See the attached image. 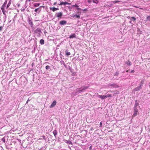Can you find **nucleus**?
<instances>
[{
	"label": "nucleus",
	"instance_id": "obj_1",
	"mask_svg": "<svg viewBox=\"0 0 150 150\" xmlns=\"http://www.w3.org/2000/svg\"><path fill=\"white\" fill-rule=\"evenodd\" d=\"M134 114L133 115V117H135L138 114V109L136 107H134Z\"/></svg>",
	"mask_w": 150,
	"mask_h": 150
},
{
	"label": "nucleus",
	"instance_id": "obj_2",
	"mask_svg": "<svg viewBox=\"0 0 150 150\" xmlns=\"http://www.w3.org/2000/svg\"><path fill=\"white\" fill-rule=\"evenodd\" d=\"M71 4V3H69L67 2H61L60 4H58L59 5L61 6L62 5H66L67 4L70 5Z\"/></svg>",
	"mask_w": 150,
	"mask_h": 150
},
{
	"label": "nucleus",
	"instance_id": "obj_3",
	"mask_svg": "<svg viewBox=\"0 0 150 150\" xmlns=\"http://www.w3.org/2000/svg\"><path fill=\"white\" fill-rule=\"evenodd\" d=\"M88 86H83L81 88H82V90H79L78 91V92L79 93H81L83 91L87 89L88 88ZM79 89H80V88H79Z\"/></svg>",
	"mask_w": 150,
	"mask_h": 150
},
{
	"label": "nucleus",
	"instance_id": "obj_4",
	"mask_svg": "<svg viewBox=\"0 0 150 150\" xmlns=\"http://www.w3.org/2000/svg\"><path fill=\"white\" fill-rule=\"evenodd\" d=\"M141 88V86H139L137 87V88H135L133 90V91L135 92L140 90Z\"/></svg>",
	"mask_w": 150,
	"mask_h": 150
},
{
	"label": "nucleus",
	"instance_id": "obj_5",
	"mask_svg": "<svg viewBox=\"0 0 150 150\" xmlns=\"http://www.w3.org/2000/svg\"><path fill=\"white\" fill-rule=\"evenodd\" d=\"M50 10L51 11H53L54 12L57 10H59V8H55V7H50Z\"/></svg>",
	"mask_w": 150,
	"mask_h": 150
},
{
	"label": "nucleus",
	"instance_id": "obj_6",
	"mask_svg": "<svg viewBox=\"0 0 150 150\" xmlns=\"http://www.w3.org/2000/svg\"><path fill=\"white\" fill-rule=\"evenodd\" d=\"M56 104V101L55 100H54L53 102L52 103L51 105L50 106V107L52 108Z\"/></svg>",
	"mask_w": 150,
	"mask_h": 150
},
{
	"label": "nucleus",
	"instance_id": "obj_7",
	"mask_svg": "<svg viewBox=\"0 0 150 150\" xmlns=\"http://www.w3.org/2000/svg\"><path fill=\"white\" fill-rule=\"evenodd\" d=\"M98 97L100 98L102 100H103L105 98V95H98Z\"/></svg>",
	"mask_w": 150,
	"mask_h": 150
},
{
	"label": "nucleus",
	"instance_id": "obj_8",
	"mask_svg": "<svg viewBox=\"0 0 150 150\" xmlns=\"http://www.w3.org/2000/svg\"><path fill=\"white\" fill-rule=\"evenodd\" d=\"M67 23V21H61L59 22V24L61 25H64L65 24Z\"/></svg>",
	"mask_w": 150,
	"mask_h": 150
},
{
	"label": "nucleus",
	"instance_id": "obj_9",
	"mask_svg": "<svg viewBox=\"0 0 150 150\" xmlns=\"http://www.w3.org/2000/svg\"><path fill=\"white\" fill-rule=\"evenodd\" d=\"M62 12H59L57 13L56 16L57 17H60L62 16Z\"/></svg>",
	"mask_w": 150,
	"mask_h": 150
},
{
	"label": "nucleus",
	"instance_id": "obj_10",
	"mask_svg": "<svg viewBox=\"0 0 150 150\" xmlns=\"http://www.w3.org/2000/svg\"><path fill=\"white\" fill-rule=\"evenodd\" d=\"M28 23L31 26V27H32V26H33V23L32 21L30 19H29V20Z\"/></svg>",
	"mask_w": 150,
	"mask_h": 150
},
{
	"label": "nucleus",
	"instance_id": "obj_11",
	"mask_svg": "<svg viewBox=\"0 0 150 150\" xmlns=\"http://www.w3.org/2000/svg\"><path fill=\"white\" fill-rule=\"evenodd\" d=\"M40 42L41 45H43L44 44V40L43 39H42L40 40Z\"/></svg>",
	"mask_w": 150,
	"mask_h": 150
},
{
	"label": "nucleus",
	"instance_id": "obj_12",
	"mask_svg": "<svg viewBox=\"0 0 150 150\" xmlns=\"http://www.w3.org/2000/svg\"><path fill=\"white\" fill-rule=\"evenodd\" d=\"M111 86L115 88H118L119 87V86L115 84H112Z\"/></svg>",
	"mask_w": 150,
	"mask_h": 150
},
{
	"label": "nucleus",
	"instance_id": "obj_13",
	"mask_svg": "<svg viewBox=\"0 0 150 150\" xmlns=\"http://www.w3.org/2000/svg\"><path fill=\"white\" fill-rule=\"evenodd\" d=\"M76 37V35L75 34H73L72 35H71L69 37V38H75Z\"/></svg>",
	"mask_w": 150,
	"mask_h": 150
},
{
	"label": "nucleus",
	"instance_id": "obj_14",
	"mask_svg": "<svg viewBox=\"0 0 150 150\" xmlns=\"http://www.w3.org/2000/svg\"><path fill=\"white\" fill-rule=\"evenodd\" d=\"M105 98H107L108 97H112V95L111 94H108L106 95H105Z\"/></svg>",
	"mask_w": 150,
	"mask_h": 150
},
{
	"label": "nucleus",
	"instance_id": "obj_15",
	"mask_svg": "<svg viewBox=\"0 0 150 150\" xmlns=\"http://www.w3.org/2000/svg\"><path fill=\"white\" fill-rule=\"evenodd\" d=\"M66 53V55L67 56H69L70 55L71 53L70 52H68L67 50H66L65 51Z\"/></svg>",
	"mask_w": 150,
	"mask_h": 150
},
{
	"label": "nucleus",
	"instance_id": "obj_16",
	"mask_svg": "<svg viewBox=\"0 0 150 150\" xmlns=\"http://www.w3.org/2000/svg\"><path fill=\"white\" fill-rule=\"evenodd\" d=\"M7 3V0H6L5 1V2H4V4H3L2 5V6L5 7L6 6Z\"/></svg>",
	"mask_w": 150,
	"mask_h": 150
},
{
	"label": "nucleus",
	"instance_id": "obj_17",
	"mask_svg": "<svg viewBox=\"0 0 150 150\" xmlns=\"http://www.w3.org/2000/svg\"><path fill=\"white\" fill-rule=\"evenodd\" d=\"M139 105V103L137 102V101H135V104L134 107H136V108H137V107Z\"/></svg>",
	"mask_w": 150,
	"mask_h": 150
},
{
	"label": "nucleus",
	"instance_id": "obj_18",
	"mask_svg": "<svg viewBox=\"0 0 150 150\" xmlns=\"http://www.w3.org/2000/svg\"><path fill=\"white\" fill-rule=\"evenodd\" d=\"M11 0H10L7 4V8H8V7L9 6H10V4L11 3Z\"/></svg>",
	"mask_w": 150,
	"mask_h": 150
},
{
	"label": "nucleus",
	"instance_id": "obj_19",
	"mask_svg": "<svg viewBox=\"0 0 150 150\" xmlns=\"http://www.w3.org/2000/svg\"><path fill=\"white\" fill-rule=\"evenodd\" d=\"M73 17H75L76 18H80V16L77 15H75L74 16H73Z\"/></svg>",
	"mask_w": 150,
	"mask_h": 150
},
{
	"label": "nucleus",
	"instance_id": "obj_20",
	"mask_svg": "<svg viewBox=\"0 0 150 150\" xmlns=\"http://www.w3.org/2000/svg\"><path fill=\"white\" fill-rule=\"evenodd\" d=\"M126 63L128 65H131V62L129 61H128L127 62H126Z\"/></svg>",
	"mask_w": 150,
	"mask_h": 150
},
{
	"label": "nucleus",
	"instance_id": "obj_21",
	"mask_svg": "<svg viewBox=\"0 0 150 150\" xmlns=\"http://www.w3.org/2000/svg\"><path fill=\"white\" fill-rule=\"evenodd\" d=\"M79 7V6L77 4H75V5H72V7Z\"/></svg>",
	"mask_w": 150,
	"mask_h": 150
},
{
	"label": "nucleus",
	"instance_id": "obj_22",
	"mask_svg": "<svg viewBox=\"0 0 150 150\" xmlns=\"http://www.w3.org/2000/svg\"><path fill=\"white\" fill-rule=\"evenodd\" d=\"M53 133L54 136H55L57 134V131L54 130L53 132Z\"/></svg>",
	"mask_w": 150,
	"mask_h": 150
},
{
	"label": "nucleus",
	"instance_id": "obj_23",
	"mask_svg": "<svg viewBox=\"0 0 150 150\" xmlns=\"http://www.w3.org/2000/svg\"><path fill=\"white\" fill-rule=\"evenodd\" d=\"M121 1H113L112 2L114 4H116V3H117L119 2H120Z\"/></svg>",
	"mask_w": 150,
	"mask_h": 150
},
{
	"label": "nucleus",
	"instance_id": "obj_24",
	"mask_svg": "<svg viewBox=\"0 0 150 150\" xmlns=\"http://www.w3.org/2000/svg\"><path fill=\"white\" fill-rule=\"evenodd\" d=\"M146 21H150V15L146 17Z\"/></svg>",
	"mask_w": 150,
	"mask_h": 150
},
{
	"label": "nucleus",
	"instance_id": "obj_25",
	"mask_svg": "<svg viewBox=\"0 0 150 150\" xmlns=\"http://www.w3.org/2000/svg\"><path fill=\"white\" fill-rule=\"evenodd\" d=\"M50 67L49 66L47 65L45 67V69L46 70H48L50 69Z\"/></svg>",
	"mask_w": 150,
	"mask_h": 150
},
{
	"label": "nucleus",
	"instance_id": "obj_26",
	"mask_svg": "<svg viewBox=\"0 0 150 150\" xmlns=\"http://www.w3.org/2000/svg\"><path fill=\"white\" fill-rule=\"evenodd\" d=\"M60 63H61V64H62L64 66H65V63H64V61H60Z\"/></svg>",
	"mask_w": 150,
	"mask_h": 150
},
{
	"label": "nucleus",
	"instance_id": "obj_27",
	"mask_svg": "<svg viewBox=\"0 0 150 150\" xmlns=\"http://www.w3.org/2000/svg\"><path fill=\"white\" fill-rule=\"evenodd\" d=\"M38 11H39V12H40V10H39V8H36L35 10V11L37 12Z\"/></svg>",
	"mask_w": 150,
	"mask_h": 150
},
{
	"label": "nucleus",
	"instance_id": "obj_28",
	"mask_svg": "<svg viewBox=\"0 0 150 150\" xmlns=\"http://www.w3.org/2000/svg\"><path fill=\"white\" fill-rule=\"evenodd\" d=\"M144 81L143 80H142L140 82V83L141 84H140V86H141V87L142 86V85L144 84Z\"/></svg>",
	"mask_w": 150,
	"mask_h": 150
},
{
	"label": "nucleus",
	"instance_id": "obj_29",
	"mask_svg": "<svg viewBox=\"0 0 150 150\" xmlns=\"http://www.w3.org/2000/svg\"><path fill=\"white\" fill-rule=\"evenodd\" d=\"M93 3H98V1L97 0H93Z\"/></svg>",
	"mask_w": 150,
	"mask_h": 150
},
{
	"label": "nucleus",
	"instance_id": "obj_30",
	"mask_svg": "<svg viewBox=\"0 0 150 150\" xmlns=\"http://www.w3.org/2000/svg\"><path fill=\"white\" fill-rule=\"evenodd\" d=\"M40 4L39 3H38V4H34V6L35 7H36L38 6H39L40 5Z\"/></svg>",
	"mask_w": 150,
	"mask_h": 150
},
{
	"label": "nucleus",
	"instance_id": "obj_31",
	"mask_svg": "<svg viewBox=\"0 0 150 150\" xmlns=\"http://www.w3.org/2000/svg\"><path fill=\"white\" fill-rule=\"evenodd\" d=\"M132 20L134 21L136 20V18L134 17H132Z\"/></svg>",
	"mask_w": 150,
	"mask_h": 150
},
{
	"label": "nucleus",
	"instance_id": "obj_32",
	"mask_svg": "<svg viewBox=\"0 0 150 150\" xmlns=\"http://www.w3.org/2000/svg\"><path fill=\"white\" fill-rule=\"evenodd\" d=\"M119 74V73L118 72H116L115 74V76H118V75Z\"/></svg>",
	"mask_w": 150,
	"mask_h": 150
},
{
	"label": "nucleus",
	"instance_id": "obj_33",
	"mask_svg": "<svg viewBox=\"0 0 150 150\" xmlns=\"http://www.w3.org/2000/svg\"><path fill=\"white\" fill-rule=\"evenodd\" d=\"M4 7H3V6H1V9L2 11H4Z\"/></svg>",
	"mask_w": 150,
	"mask_h": 150
},
{
	"label": "nucleus",
	"instance_id": "obj_34",
	"mask_svg": "<svg viewBox=\"0 0 150 150\" xmlns=\"http://www.w3.org/2000/svg\"><path fill=\"white\" fill-rule=\"evenodd\" d=\"M102 122H100V127H101L102 126Z\"/></svg>",
	"mask_w": 150,
	"mask_h": 150
},
{
	"label": "nucleus",
	"instance_id": "obj_35",
	"mask_svg": "<svg viewBox=\"0 0 150 150\" xmlns=\"http://www.w3.org/2000/svg\"><path fill=\"white\" fill-rule=\"evenodd\" d=\"M88 0V2L89 3H91V0Z\"/></svg>",
	"mask_w": 150,
	"mask_h": 150
},
{
	"label": "nucleus",
	"instance_id": "obj_36",
	"mask_svg": "<svg viewBox=\"0 0 150 150\" xmlns=\"http://www.w3.org/2000/svg\"><path fill=\"white\" fill-rule=\"evenodd\" d=\"M134 70H132L131 71V72L132 73H134Z\"/></svg>",
	"mask_w": 150,
	"mask_h": 150
},
{
	"label": "nucleus",
	"instance_id": "obj_37",
	"mask_svg": "<svg viewBox=\"0 0 150 150\" xmlns=\"http://www.w3.org/2000/svg\"><path fill=\"white\" fill-rule=\"evenodd\" d=\"M2 141H3L4 142H5V139H4V138H3L2 139Z\"/></svg>",
	"mask_w": 150,
	"mask_h": 150
},
{
	"label": "nucleus",
	"instance_id": "obj_38",
	"mask_svg": "<svg viewBox=\"0 0 150 150\" xmlns=\"http://www.w3.org/2000/svg\"><path fill=\"white\" fill-rule=\"evenodd\" d=\"M30 100H29V99H28L26 102V103H28V101H30Z\"/></svg>",
	"mask_w": 150,
	"mask_h": 150
},
{
	"label": "nucleus",
	"instance_id": "obj_39",
	"mask_svg": "<svg viewBox=\"0 0 150 150\" xmlns=\"http://www.w3.org/2000/svg\"><path fill=\"white\" fill-rule=\"evenodd\" d=\"M2 12H3V13L4 14H5V11L4 10V11H2Z\"/></svg>",
	"mask_w": 150,
	"mask_h": 150
},
{
	"label": "nucleus",
	"instance_id": "obj_40",
	"mask_svg": "<svg viewBox=\"0 0 150 150\" xmlns=\"http://www.w3.org/2000/svg\"><path fill=\"white\" fill-rule=\"evenodd\" d=\"M82 10L83 11H86L87 10V9H84Z\"/></svg>",
	"mask_w": 150,
	"mask_h": 150
},
{
	"label": "nucleus",
	"instance_id": "obj_41",
	"mask_svg": "<svg viewBox=\"0 0 150 150\" xmlns=\"http://www.w3.org/2000/svg\"><path fill=\"white\" fill-rule=\"evenodd\" d=\"M77 9L78 11H79V10H81V8H77Z\"/></svg>",
	"mask_w": 150,
	"mask_h": 150
},
{
	"label": "nucleus",
	"instance_id": "obj_42",
	"mask_svg": "<svg viewBox=\"0 0 150 150\" xmlns=\"http://www.w3.org/2000/svg\"><path fill=\"white\" fill-rule=\"evenodd\" d=\"M56 4H57V2H54V3L53 5H56Z\"/></svg>",
	"mask_w": 150,
	"mask_h": 150
},
{
	"label": "nucleus",
	"instance_id": "obj_43",
	"mask_svg": "<svg viewBox=\"0 0 150 150\" xmlns=\"http://www.w3.org/2000/svg\"><path fill=\"white\" fill-rule=\"evenodd\" d=\"M119 93V92L118 91H117V93H116L117 94H118V93Z\"/></svg>",
	"mask_w": 150,
	"mask_h": 150
},
{
	"label": "nucleus",
	"instance_id": "obj_44",
	"mask_svg": "<svg viewBox=\"0 0 150 150\" xmlns=\"http://www.w3.org/2000/svg\"><path fill=\"white\" fill-rule=\"evenodd\" d=\"M128 70H127V71H126V72H128Z\"/></svg>",
	"mask_w": 150,
	"mask_h": 150
},
{
	"label": "nucleus",
	"instance_id": "obj_45",
	"mask_svg": "<svg viewBox=\"0 0 150 150\" xmlns=\"http://www.w3.org/2000/svg\"><path fill=\"white\" fill-rule=\"evenodd\" d=\"M30 1V0H28L29 1Z\"/></svg>",
	"mask_w": 150,
	"mask_h": 150
},
{
	"label": "nucleus",
	"instance_id": "obj_46",
	"mask_svg": "<svg viewBox=\"0 0 150 150\" xmlns=\"http://www.w3.org/2000/svg\"><path fill=\"white\" fill-rule=\"evenodd\" d=\"M2 29H0V30H1Z\"/></svg>",
	"mask_w": 150,
	"mask_h": 150
},
{
	"label": "nucleus",
	"instance_id": "obj_47",
	"mask_svg": "<svg viewBox=\"0 0 150 150\" xmlns=\"http://www.w3.org/2000/svg\"><path fill=\"white\" fill-rule=\"evenodd\" d=\"M0 28H1V27H0Z\"/></svg>",
	"mask_w": 150,
	"mask_h": 150
}]
</instances>
